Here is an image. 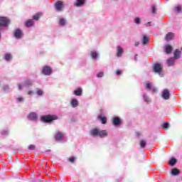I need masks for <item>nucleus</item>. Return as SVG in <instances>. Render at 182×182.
Segmentation results:
<instances>
[{
	"label": "nucleus",
	"mask_w": 182,
	"mask_h": 182,
	"mask_svg": "<svg viewBox=\"0 0 182 182\" xmlns=\"http://www.w3.org/2000/svg\"><path fill=\"white\" fill-rule=\"evenodd\" d=\"M9 25V19L6 17H0V26H8Z\"/></svg>",
	"instance_id": "obj_5"
},
{
	"label": "nucleus",
	"mask_w": 182,
	"mask_h": 182,
	"mask_svg": "<svg viewBox=\"0 0 182 182\" xmlns=\"http://www.w3.org/2000/svg\"><path fill=\"white\" fill-rule=\"evenodd\" d=\"M145 102H146L149 103V102H150V99H146V98H145Z\"/></svg>",
	"instance_id": "obj_44"
},
{
	"label": "nucleus",
	"mask_w": 182,
	"mask_h": 182,
	"mask_svg": "<svg viewBox=\"0 0 182 182\" xmlns=\"http://www.w3.org/2000/svg\"><path fill=\"white\" fill-rule=\"evenodd\" d=\"M168 66H173L174 65V58H171L167 60Z\"/></svg>",
	"instance_id": "obj_28"
},
{
	"label": "nucleus",
	"mask_w": 182,
	"mask_h": 182,
	"mask_svg": "<svg viewBox=\"0 0 182 182\" xmlns=\"http://www.w3.org/2000/svg\"><path fill=\"white\" fill-rule=\"evenodd\" d=\"M143 45H147L150 42V38L147 36H144L141 40Z\"/></svg>",
	"instance_id": "obj_18"
},
{
	"label": "nucleus",
	"mask_w": 182,
	"mask_h": 182,
	"mask_svg": "<svg viewBox=\"0 0 182 182\" xmlns=\"http://www.w3.org/2000/svg\"><path fill=\"white\" fill-rule=\"evenodd\" d=\"M148 23H149V25H150L151 23H150V22H148Z\"/></svg>",
	"instance_id": "obj_48"
},
{
	"label": "nucleus",
	"mask_w": 182,
	"mask_h": 182,
	"mask_svg": "<svg viewBox=\"0 0 182 182\" xmlns=\"http://www.w3.org/2000/svg\"><path fill=\"white\" fill-rule=\"evenodd\" d=\"M24 86H32V82L29 80H26L24 82Z\"/></svg>",
	"instance_id": "obj_31"
},
{
	"label": "nucleus",
	"mask_w": 182,
	"mask_h": 182,
	"mask_svg": "<svg viewBox=\"0 0 182 182\" xmlns=\"http://www.w3.org/2000/svg\"><path fill=\"white\" fill-rule=\"evenodd\" d=\"M59 25H60L61 26H65V25H66V19L63 18H60L59 19L58 21Z\"/></svg>",
	"instance_id": "obj_23"
},
{
	"label": "nucleus",
	"mask_w": 182,
	"mask_h": 182,
	"mask_svg": "<svg viewBox=\"0 0 182 182\" xmlns=\"http://www.w3.org/2000/svg\"><path fill=\"white\" fill-rule=\"evenodd\" d=\"M72 107H77L79 106V101L76 99H73L70 102Z\"/></svg>",
	"instance_id": "obj_19"
},
{
	"label": "nucleus",
	"mask_w": 182,
	"mask_h": 182,
	"mask_svg": "<svg viewBox=\"0 0 182 182\" xmlns=\"http://www.w3.org/2000/svg\"><path fill=\"white\" fill-rule=\"evenodd\" d=\"M136 58H137V55H136L135 59H136Z\"/></svg>",
	"instance_id": "obj_50"
},
{
	"label": "nucleus",
	"mask_w": 182,
	"mask_h": 182,
	"mask_svg": "<svg viewBox=\"0 0 182 182\" xmlns=\"http://www.w3.org/2000/svg\"><path fill=\"white\" fill-rule=\"evenodd\" d=\"M146 89H151V85L150 83H147L145 85Z\"/></svg>",
	"instance_id": "obj_39"
},
{
	"label": "nucleus",
	"mask_w": 182,
	"mask_h": 182,
	"mask_svg": "<svg viewBox=\"0 0 182 182\" xmlns=\"http://www.w3.org/2000/svg\"><path fill=\"white\" fill-rule=\"evenodd\" d=\"M65 6V5L63 4V2L62 1H58L57 2V4H55V9L56 11H58V12L62 11V9H63V7Z\"/></svg>",
	"instance_id": "obj_8"
},
{
	"label": "nucleus",
	"mask_w": 182,
	"mask_h": 182,
	"mask_svg": "<svg viewBox=\"0 0 182 182\" xmlns=\"http://www.w3.org/2000/svg\"><path fill=\"white\" fill-rule=\"evenodd\" d=\"M122 73H123V71H122V70H117L116 71L117 76H120V75H122Z\"/></svg>",
	"instance_id": "obj_37"
},
{
	"label": "nucleus",
	"mask_w": 182,
	"mask_h": 182,
	"mask_svg": "<svg viewBox=\"0 0 182 182\" xmlns=\"http://www.w3.org/2000/svg\"><path fill=\"white\" fill-rule=\"evenodd\" d=\"M179 173H180V170L177 168H173L171 171L172 176H178Z\"/></svg>",
	"instance_id": "obj_27"
},
{
	"label": "nucleus",
	"mask_w": 182,
	"mask_h": 182,
	"mask_svg": "<svg viewBox=\"0 0 182 182\" xmlns=\"http://www.w3.org/2000/svg\"><path fill=\"white\" fill-rule=\"evenodd\" d=\"M135 22L136 23H140V18H135Z\"/></svg>",
	"instance_id": "obj_41"
},
{
	"label": "nucleus",
	"mask_w": 182,
	"mask_h": 182,
	"mask_svg": "<svg viewBox=\"0 0 182 182\" xmlns=\"http://www.w3.org/2000/svg\"><path fill=\"white\" fill-rule=\"evenodd\" d=\"M49 151H50V149L46 150L47 153H49Z\"/></svg>",
	"instance_id": "obj_46"
},
{
	"label": "nucleus",
	"mask_w": 182,
	"mask_h": 182,
	"mask_svg": "<svg viewBox=\"0 0 182 182\" xmlns=\"http://www.w3.org/2000/svg\"><path fill=\"white\" fill-rule=\"evenodd\" d=\"M162 97L165 100H168V99H170V91L167 89L164 90Z\"/></svg>",
	"instance_id": "obj_7"
},
{
	"label": "nucleus",
	"mask_w": 182,
	"mask_h": 182,
	"mask_svg": "<svg viewBox=\"0 0 182 182\" xmlns=\"http://www.w3.org/2000/svg\"><path fill=\"white\" fill-rule=\"evenodd\" d=\"M148 23H149V25H150L151 23H150V22H148Z\"/></svg>",
	"instance_id": "obj_49"
},
{
	"label": "nucleus",
	"mask_w": 182,
	"mask_h": 182,
	"mask_svg": "<svg viewBox=\"0 0 182 182\" xmlns=\"http://www.w3.org/2000/svg\"><path fill=\"white\" fill-rule=\"evenodd\" d=\"M55 139L56 140V141H60V140H62V139H63V133L62 132H57L55 136Z\"/></svg>",
	"instance_id": "obj_13"
},
{
	"label": "nucleus",
	"mask_w": 182,
	"mask_h": 182,
	"mask_svg": "<svg viewBox=\"0 0 182 182\" xmlns=\"http://www.w3.org/2000/svg\"><path fill=\"white\" fill-rule=\"evenodd\" d=\"M98 120H100L102 124H106L107 123V118L106 117H103L102 115L98 116Z\"/></svg>",
	"instance_id": "obj_17"
},
{
	"label": "nucleus",
	"mask_w": 182,
	"mask_h": 182,
	"mask_svg": "<svg viewBox=\"0 0 182 182\" xmlns=\"http://www.w3.org/2000/svg\"><path fill=\"white\" fill-rule=\"evenodd\" d=\"M171 52H173V47L170 45L166 46V53H167V55H170Z\"/></svg>",
	"instance_id": "obj_20"
},
{
	"label": "nucleus",
	"mask_w": 182,
	"mask_h": 182,
	"mask_svg": "<svg viewBox=\"0 0 182 182\" xmlns=\"http://www.w3.org/2000/svg\"><path fill=\"white\" fill-rule=\"evenodd\" d=\"M54 120H58V116L48 114L41 117V122L44 123H50L54 122Z\"/></svg>",
	"instance_id": "obj_3"
},
{
	"label": "nucleus",
	"mask_w": 182,
	"mask_h": 182,
	"mask_svg": "<svg viewBox=\"0 0 182 182\" xmlns=\"http://www.w3.org/2000/svg\"><path fill=\"white\" fill-rule=\"evenodd\" d=\"M5 59L7 61H9V60H11V59H12V55L11 54H6L5 55Z\"/></svg>",
	"instance_id": "obj_33"
},
{
	"label": "nucleus",
	"mask_w": 182,
	"mask_h": 182,
	"mask_svg": "<svg viewBox=\"0 0 182 182\" xmlns=\"http://www.w3.org/2000/svg\"><path fill=\"white\" fill-rule=\"evenodd\" d=\"M38 96H42L43 95V91L41 89H38L36 92Z\"/></svg>",
	"instance_id": "obj_34"
},
{
	"label": "nucleus",
	"mask_w": 182,
	"mask_h": 182,
	"mask_svg": "<svg viewBox=\"0 0 182 182\" xmlns=\"http://www.w3.org/2000/svg\"><path fill=\"white\" fill-rule=\"evenodd\" d=\"M28 95H33V91H28Z\"/></svg>",
	"instance_id": "obj_43"
},
{
	"label": "nucleus",
	"mask_w": 182,
	"mask_h": 182,
	"mask_svg": "<svg viewBox=\"0 0 182 182\" xmlns=\"http://www.w3.org/2000/svg\"><path fill=\"white\" fill-rule=\"evenodd\" d=\"M90 134L94 136H99V137H106V136H107V131L100 130L95 128L90 132Z\"/></svg>",
	"instance_id": "obj_1"
},
{
	"label": "nucleus",
	"mask_w": 182,
	"mask_h": 182,
	"mask_svg": "<svg viewBox=\"0 0 182 182\" xmlns=\"http://www.w3.org/2000/svg\"><path fill=\"white\" fill-rule=\"evenodd\" d=\"M151 13L154 14V15L157 14V9L156 8V6H154V5L151 6Z\"/></svg>",
	"instance_id": "obj_30"
},
{
	"label": "nucleus",
	"mask_w": 182,
	"mask_h": 182,
	"mask_svg": "<svg viewBox=\"0 0 182 182\" xmlns=\"http://www.w3.org/2000/svg\"><path fill=\"white\" fill-rule=\"evenodd\" d=\"M153 71L154 73H156L161 77H163L164 73H163V65L160 63H155L153 67Z\"/></svg>",
	"instance_id": "obj_2"
},
{
	"label": "nucleus",
	"mask_w": 182,
	"mask_h": 182,
	"mask_svg": "<svg viewBox=\"0 0 182 182\" xmlns=\"http://www.w3.org/2000/svg\"><path fill=\"white\" fill-rule=\"evenodd\" d=\"M18 102H23V97H19L17 98Z\"/></svg>",
	"instance_id": "obj_40"
},
{
	"label": "nucleus",
	"mask_w": 182,
	"mask_h": 182,
	"mask_svg": "<svg viewBox=\"0 0 182 182\" xmlns=\"http://www.w3.org/2000/svg\"><path fill=\"white\" fill-rule=\"evenodd\" d=\"M34 25H35V21L33 19L27 20L25 22V26H26V28H31V26H33Z\"/></svg>",
	"instance_id": "obj_10"
},
{
	"label": "nucleus",
	"mask_w": 182,
	"mask_h": 182,
	"mask_svg": "<svg viewBox=\"0 0 182 182\" xmlns=\"http://www.w3.org/2000/svg\"><path fill=\"white\" fill-rule=\"evenodd\" d=\"M42 74L46 76H50L52 75V68L49 66H44L42 70Z\"/></svg>",
	"instance_id": "obj_4"
},
{
	"label": "nucleus",
	"mask_w": 182,
	"mask_h": 182,
	"mask_svg": "<svg viewBox=\"0 0 182 182\" xmlns=\"http://www.w3.org/2000/svg\"><path fill=\"white\" fill-rule=\"evenodd\" d=\"M103 76H105V73H103V72H100V73L97 75V77H103Z\"/></svg>",
	"instance_id": "obj_36"
},
{
	"label": "nucleus",
	"mask_w": 182,
	"mask_h": 182,
	"mask_svg": "<svg viewBox=\"0 0 182 182\" xmlns=\"http://www.w3.org/2000/svg\"><path fill=\"white\" fill-rule=\"evenodd\" d=\"M91 56H92V59H97V53L92 51Z\"/></svg>",
	"instance_id": "obj_32"
},
{
	"label": "nucleus",
	"mask_w": 182,
	"mask_h": 182,
	"mask_svg": "<svg viewBox=\"0 0 182 182\" xmlns=\"http://www.w3.org/2000/svg\"><path fill=\"white\" fill-rule=\"evenodd\" d=\"M68 160H69L70 163H75V157H73V156L69 158Z\"/></svg>",
	"instance_id": "obj_38"
},
{
	"label": "nucleus",
	"mask_w": 182,
	"mask_h": 182,
	"mask_svg": "<svg viewBox=\"0 0 182 182\" xmlns=\"http://www.w3.org/2000/svg\"><path fill=\"white\" fill-rule=\"evenodd\" d=\"M180 58V50L176 49L173 53V59H179Z\"/></svg>",
	"instance_id": "obj_22"
},
{
	"label": "nucleus",
	"mask_w": 182,
	"mask_h": 182,
	"mask_svg": "<svg viewBox=\"0 0 182 182\" xmlns=\"http://www.w3.org/2000/svg\"><path fill=\"white\" fill-rule=\"evenodd\" d=\"M170 127V124L168 122H164L162 124V129L164 130H168V128Z\"/></svg>",
	"instance_id": "obj_24"
},
{
	"label": "nucleus",
	"mask_w": 182,
	"mask_h": 182,
	"mask_svg": "<svg viewBox=\"0 0 182 182\" xmlns=\"http://www.w3.org/2000/svg\"><path fill=\"white\" fill-rule=\"evenodd\" d=\"M18 90H22V85L18 84Z\"/></svg>",
	"instance_id": "obj_42"
},
{
	"label": "nucleus",
	"mask_w": 182,
	"mask_h": 182,
	"mask_svg": "<svg viewBox=\"0 0 182 182\" xmlns=\"http://www.w3.org/2000/svg\"><path fill=\"white\" fill-rule=\"evenodd\" d=\"M122 124V120L118 117L112 118V124L114 126H120Z\"/></svg>",
	"instance_id": "obj_9"
},
{
	"label": "nucleus",
	"mask_w": 182,
	"mask_h": 182,
	"mask_svg": "<svg viewBox=\"0 0 182 182\" xmlns=\"http://www.w3.org/2000/svg\"><path fill=\"white\" fill-rule=\"evenodd\" d=\"M14 37L16 38V39H21V38H22V36H23V33L22 32V30L21 29H16L14 31Z\"/></svg>",
	"instance_id": "obj_6"
},
{
	"label": "nucleus",
	"mask_w": 182,
	"mask_h": 182,
	"mask_svg": "<svg viewBox=\"0 0 182 182\" xmlns=\"http://www.w3.org/2000/svg\"><path fill=\"white\" fill-rule=\"evenodd\" d=\"M136 136H141V134H140V132H136Z\"/></svg>",
	"instance_id": "obj_45"
},
{
	"label": "nucleus",
	"mask_w": 182,
	"mask_h": 182,
	"mask_svg": "<svg viewBox=\"0 0 182 182\" xmlns=\"http://www.w3.org/2000/svg\"><path fill=\"white\" fill-rule=\"evenodd\" d=\"M175 12L176 13V14H181V12H182V7H181V6H176V7H175Z\"/></svg>",
	"instance_id": "obj_25"
},
{
	"label": "nucleus",
	"mask_w": 182,
	"mask_h": 182,
	"mask_svg": "<svg viewBox=\"0 0 182 182\" xmlns=\"http://www.w3.org/2000/svg\"><path fill=\"white\" fill-rule=\"evenodd\" d=\"M43 14L42 12H38L33 16V19L34 21H39L41 17H42Z\"/></svg>",
	"instance_id": "obj_15"
},
{
	"label": "nucleus",
	"mask_w": 182,
	"mask_h": 182,
	"mask_svg": "<svg viewBox=\"0 0 182 182\" xmlns=\"http://www.w3.org/2000/svg\"><path fill=\"white\" fill-rule=\"evenodd\" d=\"M28 120H36L38 119V115L35 112H31L28 115Z\"/></svg>",
	"instance_id": "obj_12"
},
{
	"label": "nucleus",
	"mask_w": 182,
	"mask_h": 182,
	"mask_svg": "<svg viewBox=\"0 0 182 182\" xmlns=\"http://www.w3.org/2000/svg\"><path fill=\"white\" fill-rule=\"evenodd\" d=\"M86 4V0H76V2L74 4L75 6L80 7L83 6Z\"/></svg>",
	"instance_id": "obj_11"
},
{
	"label": "nucleus",
	"mask_w": 182,
	"mask_h": 182,
	"mask_svg": "<svg viewBox=\"0 0 182 182\" xmlns=\"http://www.w3.org/2000/svg\"><path fill=\"white\" fill-rule=\"evenodd\" d=\"M82 88H77L74 91L75 96H82Z\"/></svg>",
	"instance_id": "obj_21"
},
{
	"label": "nucleus",
	"mask_w": 182,
	"mask_h": 182,
	"mask_svg": "<svg viewBox=\"0 0 182 182\" xmlns=\"http://www.w3.org/2000/svg\"><path fill=\"white\" fill-rule=\"evenodd\" d=\"M177 163L176 158H172L168 162L169 166H174Z\"/></svg>",
	"instance_id": "obj_26"
},
{
	"label": "nucleus",
	"mask_w": 182,
	"mask_h": 182,
	"mask_svg": "<svg viewBox=\"0 0 182 182\" xmlns=\"http://www.w3.org/2000/svg\"><path fill=\"white\" fill-rule=\"evenodd\" d=\"M123 48H122V46H118L117 48V56L118 58H120V56H122V55H123Z\"/></svg>",
	"instance_id": "obj_14"
},
{
	"label": "nucleus",
	"mask_w": 182,
	"mask_h": 182,
	"mask_svg": "<svg viewBox=\"0 0 182 182\" xmlns=\"http://www.w3.org/2000/svg\"><path fill=\"white\" fill-rule=\"evenodd\" d=\"M35 149H36V146H35V145H33V144H30L29 146H28V150H35Z\"/></svg>",
	"instance_id": "obj_35"
},
{
	"label": "nucleus",
	"mask_w": 182,
	"mask_h": 182,
	"mask_svg": "<svg viewBox=\"0 0 182 182\" xmlns=\"http://www.w3.org/2000/svg\"><path fill=\"white\" fill-rule=\"evenodd\" d=\"M140 146L144 149V147H146V145L147 144L146 141L142 139L139 141Z\"/></svg>",
	"instance_id": "obj_29"
},
{
	"label": "nucleus",
	"mask_w": 182,
	"mask_h": 182,
	"mask_svg": "<svg viewBox=\"0 0 182 182\" xmlns=\"http://www.w3.org/2000/svg\"><path fill=\"white\" fill-rule=\"evenodd\" d=\"M166 41H171L172 39H174V33L169 32L166 35L165 37Z\"/></svg>",
	"instance_id": "obj_16"
},
{
	"label": "nucleus",
	"mask_w": 182,
	"mask_h": 182,
	"mask_svg": "<svg viewBox=\"0 0 182 182\" xmlns=\"http://www.w3.org/2000/svg\"><path fill=\"white\" fill-rule=\"evenodd\" d=\"M138 45H139V43H135V46H137Z\"/></svg>",
	"instance_id": "obj_47"
}]
</instances>
